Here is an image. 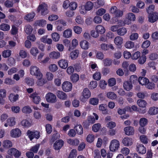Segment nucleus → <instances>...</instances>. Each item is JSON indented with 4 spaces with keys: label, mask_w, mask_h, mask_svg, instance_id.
Wrapping results in <instances>:
<instances>
[{
    "label": "nucleus",
    "mask_w": 158,
    "mask_h": 158,
    "mask_svg": "<svg viewBox=\"0 0 158 158\" xmlns=\"http://www.w3.org/2000/svg\"><path fill=\"white\" fill-rule=\"evenodd\" d=\"M72 35V30L70 29H68L65 30L63 33V36L65 38H68L71 37Z\"/></svg>",
    "instance_id": "31"
},
{
    "label": "nucleus",
    "mask_w": 158,
    "mask_h": 158,
    "mask_svg": "<svg viewBox=\"0 0 158 158\" xmlns=\"http://www.w3.org/2000/svg\"><path fill=\"white\" fill-rule=\"evenodd\" d=\"M101 127V126L100 123L95 124L92 127V130L95 132H97L99 131Z\"/></svg>",
    "instance_id": "53"
},
{
    "label": "nucleus",
    "mask_w": 158,
    "mask_h": 158,
    "mask_svg": "<svg viewBox=\"0 0 158 158\" xmlns=\"http://www.w3.org/2000/svg\"><path fill=\"white\" fill-rule=\"evenodd\" d=\"M114 41L116 45H120L123 43V39L121 37L117 36L115 38Z\"/></svg>",
    "instance_id": "33"
},
{
    "label": "nucleus",
    "mask_w": 158,
    "mask_h": 158,
    "mask_svg": "<svg viewBox=\"0 0 158 158\" xmlns=\"http://www.w3.org/2000/svg\"><path fill=\"white\" fill-rule=\"evenodd\" d=\"M64 142L61 140H59L56 141L53 145L54 149L56 150H59L63 146Z\"/></svg>",
    "instance_id": "13"
},
{
    "label": "nucleus",
    "mask_w": 158,
    "mask_h": 158,
    "mask_svg": "<svg viewBox=\"0 0 158 158\" xmlns=\"http://www.w3.org/2000/svg\"><path fill=\"white\" fill-rule=\"evenodd\" d=\"M35 23L37 25L42 27H44L46 24V21L43 19L37 20L36 21Z\"/></svg>",
    "instance_id": "47"
},
{
    "label": "nucleus",
    "mask_w": 158,
    "mask_h": 158,
    "mask_svg": "<svg viewBox=\"0 0 158 158\" xmlns=\"http://www.w3.org/2000/svg\"><path fill=\"white\" fill-rule=\"evenodd\" d=\"M27 134L31 140L34 138L38 139L40 137V132L37 131H32L28 130L27 132Z\"/></svg>",
    "instance_id": "6"
},
{
    "label": "nucleus",
    "mask_w": 158,
    "mask_h": 158,
    "mask_svg": "<svg viewBox=\"0 0 158 158\" xmlns=\"http://www.w3.org/2000/svg\"><path fill=\"white\" fill-rule=\"evenodd\" d=\"M70 78L72 82H76L78 80L79 76L78 74L74 73L71 75Z\"/></svg>",
    "instance_id": "49"
},
{
    "label": "nucleus",
    "mask_w": 158,
    "mask_h": 158,
    "mask_svg": "<svg viewBox=\"0 0 158 158\" xmlns=\"http://www.w3.org/2000/svg\"><path fill=\"white\" fill-rule=\"evenodd\" d=\"M80 46L82 49L86 50L89 48V43L86 40H83L81 42Z\"/></svg>",
    "instance_id": "32"
},
{
    "label": "nucleus",
    "mask_w": 158,
    "mask_h": 158,
    "mask_svg": "<svg viewBox=\"0 0 158 158\" xmlns=\"http://www.w3.org/2000/svg\"><path fill=\"white\" fill-rule=\"evenodd\" d=\"M124 131L125 134L128 135H133L134 133V129L133 127L131 126L125 127Z\"/></svg>",
    "instance_id": "11"
},
{
    "label": "nucleus",
    "mask_w": 158,
    "mask_h": 158,
    "mask_svg": "<svg viewBox=\"0 0 158 158\" xmlns=\"http://www.w3.org/2000/svg\"><path fill=\"white\" fill-rule=\"evenodd\" d=\"M8 154L14 156L15 157H19L21 154V153L17 149L12 148L8 150L7 152Z\"/></svg>",
    "instance_id": "7"
},
{
    "label": "nucleus",
    "mask_w": 158,
    "mask_h": 158,
    "mask_svg": "<svg viewBox=\"0 0 158 158\" xmlns=\"http://www.w3.org/2000/svg\"><path fill=\"white\" fill-rule=\"evenodd\" d=\"M122 142L125 146L131 145L132 143V139L127 137H125L123 139Z\"/></svg>",
    "instance_id": "21"
},
{
    "label": "nucleus",
    "mask_w": 158,
    "mask_h": 158,
    "mask_svg": "<svg viewBox=\"0 0 158 158\" xmlns=\"http://www.w3.org/2000/svg\"><path fill=\"white\" fill-rule=\"evenodd\" d=\"M62 88L64 91L69 92L72 90V85L70 82L65 81L62 85Z\"/></svg>",
    "instance_id": "5"
},
{
    "label": "nucleus",
    "mask_w": 158,
    "mask_h": 158,
    "mask_svg": "<svg viewBox=\"0 0 158 158\" xmlns=\"http://www.w3.org/2000/svg\"><path fill=\"white\" fill-rule=\"evenodd\" d=\"M49 70L52 72H55L57 69V66L54 64H51L49 66Z\"/></svg>",
    "instance_id": "59"
},
{
    "label": "nucleus",
    "mask_w": 158,
    "mask_h": 158,
    "mask_svg": "<svg viewBox=\"0 0 158 158\" xmlns=\"http://www.w3.org/2000/svg\"><path fill=\"white\" fill-rule=\"evenodd\" d=\"M30 73L32 75L36 76V77H41L42 74L40 72L39 68L36 66H31L30 68Z\"/></svg>",
    "instance_id": "1"
},
{
    "label": "nucleus",
    "mask_w": 158,
    "mask_h": 158,
    "mask_svg": "<svg viewBox=\"0 0 158 158\" xmlns=\"http://www.w3.org/2000/svg\"><path fill=\"white\" fill-rule=\"evenodd\" d=\"M93 6V3L91 2H88L86 4L85 7L86 10H89L92 9Z\"/></svg>",
    "instance_id": "51"
},
{
    "label": "nucleus",
    "mask_w": 158,
    "mask_h": 158,
    "mask_svg": "<svg viewBox=\"0 0 158 158\" xmlns=\"http://www.w3.org/2000/svg\"><path fill=\"white\" fill-rule=\"evenodd\" d=\"M37 11L38 12H40L42 15H44L47 14L48 11L47 5L44 3L40 4L38 8Z\"/></svg>",
    "instance_id": "4"
},
{
    "label": "nucleus",
    "mask_w": 158,
    "mask_h": 158,
    "mask_svg": "<svg viewBox=\"0 0 158 158\" xmlns=\"http://www.w3.org/2000/svg\"><path fill=\"white\" fill-rule=\"evenodd\" d=\"M43 75L41 77H36L38 79L37 81V84L38 85L40 86H41L45 84L46 82V81L42 78Z\"/></svg>",
    "instance_id": "35"
},
{
    "label": "nucleus",
    "mask_w": 158,
    "mask_h": 158,
    "mask_svg": "<svg viewBox=\"0 0 158 158\" xmlns=\"http://www.w3.org/2000/svg\"><path fill=\"white\" fill-rule=\"evenodd\" d=\"M56 94L59 99L62 100H65L67 99L68 96L67 94L61 90L57 91Z\"/></svg>",
    "instance_id": "10"
},
{
    "label": "nucleus",
    "mask_w": 158,
    "mask_h": 158,
    "mask_svg": "<svg viewBox=\"0 0 158 158\" xmlns=\"http://www.w3.org/2000/svg\"><path fill=\"white\" fill-rule=\"evenodd\" d=\"M136 150L140 154H145L146 152V148L142 144H138L136 146Z\"/></svg>",
    "instance_id": "12"
},
{
    "label": "nucleus",
    "mask_w": 158,
    "mask_h": 158,
    "mask_svg": "<svg viewBox=\"0 0 158 158\" xmlns=\"http://www.w3.org/2000/svg\"><path fill=\"white\" fill-rule=\"evenodd\" d=\"M51 36L53 40L55 42L58 41L60 38L59 35L56 32L52 33Z\"/></svg>",
    "instance_id": "42"
},
{
    "label": "nucleus",
    "mask_w": 158,
    "mask_h": 158,
    "mask_svg": "<svg viewBox=\"0 0 158 158\" xmlns=\"http://www.w3.org/2000/svg\"><path fill=\"white\" fill-rule=\"evenodd\" d=\"M35 15V13L32 12L27 15L26 16L25 18L27 20L30 21L32 20V19L34 18Z\"/></svg>",
    "instance_id": "50"
},
{
    "label": "nucleus",
    "mask_w": 158,
    "mask_h": 158,
    "mask_svg": "<svg viewBox=\"0 0 158 158\" xmlns=\"http://www.w3.org/2000/svg\"><path fill=\"white\" fill-rule=\"evenodd\" d=\"M112 60L108 58H106L103 60V62L105 66H109L111 64Z\"/></svg>",
    "instance_id": "52"
},
{
    "label": "nucleus",
    "mask_w": 158,
    "mask_h": 158,
    "mask_svg": "<svg viewBox=\"0 0 158 158\" xmlns=\"http://www.w3.org/2000/svg\"><path fill=\"white\" fill-rule=\"evenodd\" d=\"M31 53L34 56H36L38 53V50L36 48L33 47L30 50Z\"/></svg>",
    "instance_id": "60"
},
{
    "label": "nucleus",
    "mask_w": 158,
    "mask_h": 158,
    "mask_svg": "<svg viewBox=\"0 0 158 158\" xmlns=\"http://www.w3.org/2000/svg\"><path fill=\"white\" fill-rule=\"evenodd\" d=\"M93 78L96 80L98 81L101 78V74L99 72H97L93 75Z\"/></svg>",
    "instance_id": "56"
},
{
    "label": "nucleus",
    "mask_w": 158,
    "mask_h": 158,
    "mask_svg": "<svg viewBox=\"0 0 158 158\" xmlns=\"http://www.w3.org/2000/svg\"><path fill=\"white\" fill-rule=\"evenodd\" d=\"M76 132L79 135H81L83 133V128L81 124H77L74 128Z\"/></svg>",
    "instance_id": "17"
},
{
    "label": "nucleus",
    "mask_w": 158,
    "mask_h": 158,
    "mask_svg": "<svg viewBox=\"0 0 158 158\" xmlns=\"http://www.w3.org/2000/svg\"><path fill=\"white\" fill-rule=\"evenodd\" d=\"M32 31V28L30 25H27L25 26V31L27 34H30Z\"/></svg>",
    "instance_id": "55"
},
{
    "label": "nucleus",
    "mask_w": 158,
    "mask_h": 158,
    "mask_svg": "<svg viewBox=\"0 0 158 158\" xmlns=\"http://www.w3.org/2000/svg\"><path fill=\"white\" fill-rule=\"evenodd\" d=\"M15 118H10L7 120V123L4 124V126L6 127H7L8 125L10 127L13 126L15 125Z\"/></svg>",
    "instance_id": "15"
},
{
    "label": "nucleus",
    "mask_w": 158,
    "mask_h": 158,
    "mask_svg": "<svg viewBox=\"0 0 158 158\" xmlns=\"http://www.w3.org/2000/svg\"><path fill=\"white\" fill-rule=\"evenodd\" d=\"M87 141L89 143L93 142L94 139V137L93 135L89 134L88 135L86 138Z\"/></svg>",
    "instance_id": "62"
},
{
    "label": "nucleus",
    "mask_w": 158,
    "mask_h": 158,
    "mask_svg": "<svg viewBox=\"0 0 158 158\" xmlns=\"http://www.w3.org/2000/svg\"><path fill=\"white\" fill-rule=\"evenodd\" d=\"M127 19L130 21H134L135 19V15L132 13H129L127 15Z\"/></svg>",
    "instance_id": "46"
},
{
    "label": "nucleus",
    "mask_w": 158,
    "mask_h": 158,
    "mask_svg": "<svg viewBox=\"0 0 158 158\" xmlns=\"http://www.w3.org/2000/svg\"><path fill=\"white\" fill-rule=\"evenodd\" d=\"M138 81L142 85H146L149 82V80L145 77H140L138 78Z\"/></svg>",
    "instance_id": "24"
},
{
    "label": "nucleus",
    "mask_w": 158,
    "mask_h": 158,
    "mask_svg": "<svg viewBox=\"0 0 158 158\" xmlns=\"http://www.w3.org/2000/svg\"><path fill=\"white\" fill-rule=\"evenodd\" d=\"M73 30L75 33L79 34L81 33L82 29L80 27L75 26L73 27Z\"/></svg>",
    "instance_id": "61"
},
{
    "label": "nucleus",
    "mask_w": 158,
    "mask_h": 158,
    "mask_svg": "<svg viewBox=\"0 0 158 158\" xmlns=\"http://www.w3.org/2000/svg\"><path fill=\"white\" fill-rule=\"evenodd\" d=\"M148 113L150 115H153L158 113V108L153 107L149 108Z\"/></svg>",
    "instance_id": "29"
},
{
    "label": "nucleus",
    "mask_w": 158,
    "mask_h": 158,
    "mask_svg": "<svg viewBox=\"0 0 158 158\" xmlns=\"http://www.w3.org/2000/svg\"><path fill=\"white\" fill-rule=\"evenodd\" d=\"M79 52V51L76 50L72 52L70 54V56L72 59H76L78 56Z\"/></svg>",
    "instance_id": "38"
},
{
    "label": "nucleus",
    "mask_w": 158,
    "mask_h": 158,
    "mask_svg": "<svg viewBox=\"0 0 158 158\" xmlns=\"http://www.w3.org/2000/svg\"><path fill=\"white\" fill-rule=\"evenodd\" d=\"M138 37V34L137 33H133L130 36L129 38L131 40L133 41L137 40Z\"/></svg>",
    "instance_id": "58"
},
{
    "label": "nucleus",
    "mask_w": 158,
    "mask_h": 158,
    "mask_svg": "<svg viewBox=\"0 0 158 158\" xmlns=\"http://www.w3.org/2000/svg\"><path fill=\"white\" fill-rule=\"evenodd\" d=\"M48 35H45L43 36L40 39V40L44 43L49 44H52V39L51 38H48Z\"/></svg>",
    "instance_id": "19"
},
{
    "label": "nucleus",
    "mask_w": 158,
    "mask_h": 158,
    "mask_svg": "<svg viewBox=\"0 0 158 158\" xmlns=\"http://www.w3.org/2000/svg\"><path fill=\"white\" fill-rule=\"evenodd\" d=\"M32 122L31 120L23 119L21 122L22 125L25 127H28L32 125Z\"/></svg>",
    "instance_id": "22"
},
{
    "label": "nucleus",
    "mask_w": 158,
    "mask_h": 158,
    "mask_svg": "<svg viewBox=\"0 0 158 158\" xmlns=\"http://www.w3.org/2000/svg\"><path fill=\"white\" fill-rule=\"evenodd\" d=\"M22 111L24 113L29 114L32 112V110L29 106H25L22 109Z\"/></svg>",
    "instance_id": "39"
},
{
    "label": "nucleus",
    "mask_w": 158,
    "mask_h": 158,
    "mask_svg": "<svg viewBox=\"0 0 158 158\" xmlns=\"http://www.w3.org/2000/svg\"><path fill=\"white\" fill-rule=\"evenodd\" d=\"M11 54V51L9 50H5L2 52V56L4 58L9 57Z\"/></svg>",
    "instance_id": "41"
},
{
    "label": "nucleus",
    "mask_w": 158,
    "mask_h": 158,
    "mask_svg": "<svg viewBox=\"0 0 158 158\" xmlns=\"http://www.w3.org/2000/svg\"><path fill=\"white\" fill-rule=\"evenodd\" d=\"M119 142L117 139H113L111 141L110 146L111 151L114 152L117 150L119 146Z\"/></svg>",
    "instance_id": "3"
},
{
    "label": "nucleus",
    "mask_w": 158,
    "mask_h": 158,
    "mask_svg": "<svg viewBox=\"0 0 158 158\" xmlns=\"http://www.w3.org/2000/svg\"><path fill=\"white\" fill-rule=\"evenodd\" d=\"M96 31L99 32V34H102L104 33L105 31V29L104 27L102 25H98L95 28Z\"/></svg>",
    "instance_id": "30"
},
{
    "label": "nucleus",
    "mask_w": 158,
    "mask_h": 158,
    "mask_svg": "<svg viewBox=\"0 0 158 158\" xmlns=\"http://www.w3.org/2000/svg\"><path fill=\"white\" fill-rule=\"evenodd\" d=\"M58 64L60 67L62 69H65L68 66V62L67 60L62 59L58 61Z\"/></svg>",
    "instance_id": "18"
},
{
    "label": "nucleus",
    "mask_w": 158,
    "mask_h": 158,
    "mask_svg": "<svg viewBox=\"0 0 158 158\" xmlns=\"http://www.w3.org/2000/svg\"><path fill=\"white\" fill-rule=\"evenodd\" d=\"M2 145L4 148H8L12 146V144L10 140L6 139L3 141Z\"/></svg>",
    "instance_id": "28"
},
{
    "label": "nucleus",
    "mask_w": 158,
    "mask_h": 158,
    "mask_svg": "<svg viewBox=\"0 0 158 158\" xmlns=\"http://www.w3.org/2000/svg\"><path fill=\"white\" fill-rule=\"evenodd\" d=\"M40 147V144H36L35 146L32 147L30 149V151L33 152L34 153H36L38 152Z\"/></svg>",
    "instance_id": "63"
},
{
    "label": "nucleus",
    "mask_w": 158,
    "mask_h": 158,
    "mask_svg": "<svg viewBox=\"0 0 158 158\" xmlns=\"http://www.w3.org/2000/svg\"><path fill=\"white\" fill-rule=\"evenodd\" d=\"M125 46L127 48H132L134 46V43L132 41H128L125 44Z\"/></svg>",
    "instance_id": "44"
},
{
    "label": "nucleus",
    "mask_w": 158,
    "mask_h": 158,
    "mask_svg": "<svg viewBox=\"0 0 158 158\" xmlns=\"http://www.w3.org/2000/svg\"><path fill=\"white\" fill-rule=\"evenodd\" d=\"M60 54L58 52L53 51L51 52L49 54L50 57L54 59H57L60 57Z\"/></svg>",
    "instance_id": "23"
},
{
    "label": "nucleus",
    "mask_w": 158,
    "mask_h": 158,
    "mask_svg": "<svg viewBox=\"0 0 158 158\" xmlns=\"http://www.w3.org/2000/svg\"><path fill=\"white\" fill-rule=\"evenodd\" d=\"M19 95L18 94H10L9 96V99L11 102H14L17 101L19 99Z\"/></svg>",
    "instance_id": "25"
},
{
    "label": "nucleus",
    "mask_w": 158,
    "mask_h": 158,
    "mask_svg": "<svg viewBox=\"0 0 158 158\" xmlns=\"http://www.w3.org/2000/svg\"><path fill=\"white\" fill-rule=\"evenodd\" d=\"M124 89L127 91H129L133 88L132 84L129 81H125L123 84Z\"/></svg>",
    "instance_id": "14"
},
{
    "label": "nucleus",
    "mask_w": 158,
    "mask_h": 158,
    "mask_svg": "<svg viewBox=\"0 0 158 158\" xmlns=\"http://www.w3.org/2000/svg\"><path fill=\"white\" fill-rule=\"evenodd\" d=\"M148 122L147 119L145 118H141L140 119L139 123L141 126H145L146 125Z\"/></svg>",
    "instance_id": "48"
},
{
    "label": "nucleus",
    "mask_w": 158,
    "mask_h": 158,
    "mask_svg": "<svg viewBox=\"0 0 158 158\" xmlns=\"http://www.w3.org/2000/svg\"><path fill=\"white\" fill-rule=\"evenodd\" d=\"M158 56V55L156 53H153L150 54L149 55V57L150 60H155L157 59Z\"/></svg>",
    "instance_id": "64"
},
{
    "label": "nucleus",
    "mask_w": 158,
    "mask_h": 158,
    "mask_svg": "<svg viewBox=\"0 0 158 158\" xmlns=\"http://www.w3.org/2000/svg\"><path fill=\"white\" fill-rule=\"evenodd\" d=\"M67 141L69 144L74 146H77L79 143V141L77 139H68Z\"/></svg>",
    "instance_id": "36"
},
{
    "label": "nucleus",
    "mask_w": 158,
    "mask_h": 158,
    "mask_svg": "<svg viewBox=\"0 0 158 158\" xmlns=\"http://www.w3.org/2000/svg\"><path fill=\"white\" fill-rule=\"evenodd\" d=\"M107 97L111 99H115L117 98V95L114 92H110L107 93Z\"/></svg>",
    "instance_id": "45"
},
{
    "label": "nucleus",
    "mask_w": 158,
    "mask_h": 158,
    "mask_svg": "<svg viewBox=\"0 0 158 158\" xmlns=\"http://www.w3.org/2000/svg\"><path fill=\"white\" fill-rule=\"evenodd\" d=\"M10 29V25L7 24L3 23L0 25V29L4 31H8Z\"/></svg>",
    "instance_id": "34"
},
{
    "label": "nucleus",
    "mask_w": 158,
    "mask_h": 158,
    "mask_svg": "<svg viewBox=\"0 0 158 158\" xmlns=\"http://www.w3.org/2000/svg\"><path fill=\"white\" fill-rule=\"evenodd\" d=\"M98 99L96 98H91L89 100V103L93 105H97L98 103Z\"/></svg>",
    "instance_id": "43"
},
{
    "label": "nucleus",
    "mask_w": 158,
    "mask_h": 158,
    "mask_svg": "<svg viewBox=\"0 0 158 158\" xmlns=\"http://www.w3.org/2000/svg\"><path fill=\"white\" fill-rule=\"evenodd\" d=\"M30 97L33 99V102L36 104L39 103L40 100V97L38 96L36 93H33L31 94Z\"/></svg>",
    "instance_id": "16"
},
{
    "label": "nucleus",
    "mask_w": 158,
    "mask_h": 158,
    "mask_svg": "<svg viewBox=\"0 0 158 158\" xmlns=\"http://www.w3.org/2000/svg\"><path fill=\"white\" fill-rule=\"evenodd\" d=\"M150 44L151 42L150 41L146 40L143 43L142 45V47L143 48H147L149 47Z\"/></svg>",
    "instance_id": "57"
},
{
    "label": "nucleus",
    "mask_w": 158,
    "mask_h": 158,
    "mask_svg": "<svg viewBox=\"0 0 158 158\" xmlns=\"http://www.w3.org/2000/svg\"><path fill=\"white\" fill-rule=\"evenodd\" d=\"M45 98L47 101L50 103H55L57 102V98L54 94L49 92L45 96Z\"/></svg>",
    "instance_id": "2"
},
{
    "label": "nucleus",
    "mask_w": 158,
    "mask_h": 158,
    "mask_svg": "<svg viewBox=\"0 0 158 158\" xmlns=\"http://www.w3.org/2000/svg\"><path fill=\"white\" fill-rule=\"evenodd\" d=\"M137 104L139 107L145 108L147 106V102L143 99H139L137 101Z\"/></svg>",
    "instance_id": "26"
},
{
    "label": "nucleus",
    "mask_w": 158,
    "mask_h": 158,
    "mask_svg": "<svg viewBox=\"0 0 158 158\" xmlns=\"http://www.w3.org/2000/svg\"><path fill=\"white\" fill-rule=\"evenodd\" d=\"M146 57L144 55H142L138 60V63L141 64H143L146 62Z\"/></svg>",
    "instance_id": "40"
},
{
    "label": "nucleus",
    "mask_w": 158,
    "mask_h": 158,
    "mask_svg": "<svg viewBox=\"0 0 158 158\" xmlns=\"http://www.w3.org/2000/svg\"><path fill=\"white\" fill-rule=\"evenodd\" d=\"M25 82L27 85L31 86L33 85L34 84V80L32 78H26L25 79Z\"/></svg>",
    "instance_id": "54"
},
{
    "label": "nucleus",
    "mask_w": 158,
    "mask_h": 158,
    "mask_svg": "<svg viewBox=\"0 0 158 158\" xmlns=\"http://www.w3.org/2000/svg\"><path fill=\"white\" fill-rule=\"evenodd\" d=\"M127 32L126 29L125 27H122L119 28L117 31L118 34L120 36H123L125 35Z\"/></svg>",
    "instance_id": "37"
},
{
    "label": "nucleus",
    "mask_w": 158,
    "mask_h": 158,
    "mask_svg": "<svg viewBox=\"0 0 158 158\" xmlns=\"http://www.w3.org/2000/svg\"><path fill=\"white\" fill-rule=\"evenodd\" d=\"M91 93L87 88H85L82 92V95L85 98L88 99L91 96Z\"/></svg>",
    "instance_id": "20"
},
{
    "label": "nucleus",
    "mask_w": 158,
    "mask_h": 158,
    "mask_svg": "<svg viewBox=\"0 0 158 158\" xmlns=\"http://www.w3.org/2000/svg\"><path fill=\"white\" fill-rule=\"evenodd\" d=\"M10 136L12 138H17L21 135L20 130L18 128L12 129L10 131Z\"/></svg>",
    "instance_id": "8"
},
{
    "label": "nucleus",
    "mask_w": 158,
    "mask_h": 158,
    "mask_svg": "<svg viewBox=\"0 0 158 158\" xmlns=\"http://www.w3.org/2000/svg\"><path fill=\"white\" fill-rule=\"evenodd\" d=\"M148 18V21L152 23L155 22L158 19V13L154 12L149 14Z\"/></svg>",
    "instance_id": "9"
},
{
    "label": "nucleus",
    "mask_w": 158,
    "mask_h": 158,
    "mask_svg": "<svg viewBox=\"0 0 158 158\" xmlns=\"http://www.w3.org/2000/svg\"><path fill=\"white\" fill-rule=\"evenodd\" d=\"M99 110L102 111L103 114H107L108 112L107 109V105L105 104H101L99 107Z\"/></svg>",
    "instance_id": "27"
}]
</instances>
